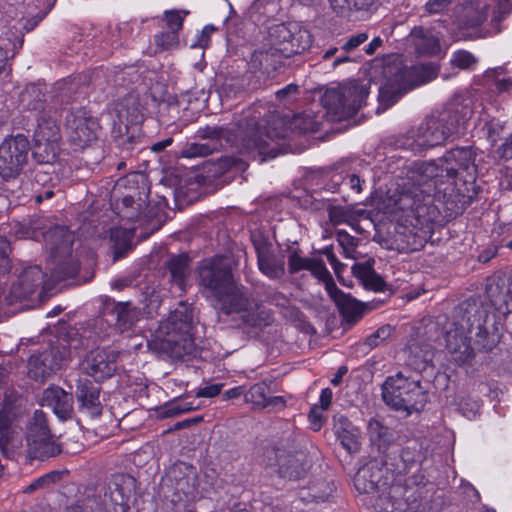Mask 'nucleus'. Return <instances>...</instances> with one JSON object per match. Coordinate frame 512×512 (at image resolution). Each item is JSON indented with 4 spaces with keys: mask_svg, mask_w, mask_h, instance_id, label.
Listing matches in <instances>:
<instances>
[{
    "mask_svg": "<svg viewBox=\"0 0 512 512\" xmlns=\"http://www.w3.org/2000/svg\"><path fill=\"white\" fill-rule=\"evenodd\" d=\"M445 340L450 361L464 366L471 365L475 350L491 351L499 342V334L494 324H489L486 310L475 301H467L455 309Z\"/></svg>",
    "mask_w": 512,
    "mask_h": 512,
    "instance_id": "obj_1",
    "label": "nucleus"
},
{
    "mask_svg": "<svg viewBox=\"0 0 512 512\" xmlns=\"http://www.w3.org/2000/svg\"><path fill=\"white\" fill-rule=\"evenodd\" d=\"M454 169L443 168L439 160L414 162L408 169L398 205L401 210H410L423 223L435 220L434 197L446 189L441 185L453 184Z\"/></svg>",
    "mask_w": 512,
    "mask_h": 512,
    "instance_id": "obj_2",
    "label": "nucleus"
},
{
    "mask_svg": "<svg viewBox=\"0 0 512 512\" xmlns=\"http://www.w3.org/2000/svg\"><path fill=\"white\" fill-rule=\"evenodd\" d=\"M261 128L259 117L253 115L225 126L207 125L200 127L196 136L202 140H207L206 144L215 148V152L229 146L237 149L241 154H248L253 159L260 157V161H264L266 157L273 158L276 156L275 149L270 148V142L274 138L280 137V134L269 131L263 133Z\"/></svg>",
    "mask_w": 512,
    "mask_h": 512,
    "instance_id": "obj_3",
    "label": "nucleus"
},
{
    "mask_svg": "<svg viewBox=\"0 0 512 512\" xmlns=\"http://www.w3.org/2000/svg\"><path fill=\"white\" fill-rule=\"evenodd\" d=\"M468 106L453 102L442 110L429 115L416 129L411 130L405 140V147L414 152L442 145L446 140L461 133L471 116Z\"/></svg>",
    "mask_w": 512,
    "mask_h": 512,
    "instance_id": "obj_4",
    "label": "nucleus"
},
{
    "mask_svg": "<svg viewBox=\"0 0 512 512\" xmlns=\"http://www.w3.org/2000/svg\"><path fill=\"white\" fill-rule=\"evenodd\" d=\"M192 325V312L183 305L160 323L154 338L148 343L149 348L163 358L182 359L192 355L195 351Z\"/></svg>",
    "mask_w": 512,
    "mask_h": 512,
    "instance_id": "obj_5",
    "label": "nucleus"
},
{
    "mask_svg": "<svg viewBox=\"0 0 512 512\" xmlns=\"http://www.w3.org/2000/svg\"><path fill=\"white\" fill-rule=\"evenodd\" d=\"M382 397L389 407L408 415L422 411L429 400L428 390L421 380L403 371L386 378L382 385Z\"/></svg>",
    "mask_w": 512,
    "mask_h": 512,
    "instance_id": "obj_6",
    "label": "nucleus"
},
{
    "mask_svg": "<svg viewBox=\"0 0 512 512\" xmlns=\"http://www.w3.org/2000/svg\"><path fill=\"white\" fill-rule=\"evenodd\" d=\"M368 96L367 87L358 80H349L326 90L323 106L333 121L353 117Z\"/></svg>",
    "mask_w": 512,
    "mask_h": 512,
    "instance_id": "obj_7",
    "label": "nucleus"
},
{
    "mask_svg": "<svg viewBox=\"0 0 512 512\" xmlns=\"http://www.w3.org/2000/svg\"><path fill=\"white\" fill-rule=\"evenodd\" d=\"M54 264L53 275L58 279L74 277L79 271L78 260L72 254L75 235L66 227L56 226L44 234Z\"/></svg>",
    "mask_w": 512,
    "mask_h": 512,
    "instance_id": "obj_8",
    "label": "nucleus"
},
{
    "mask_svg": "<svg viewBox=\"0 0 512 512\" xmlns=\"http://www.w3.org/2000/svg\"><path fill=\"white\" fill-rule=\"evenodd\" d=\"M27 455L31 459L45 460L61 453L42 410H35L26 424Z\"/></svg>",
    "mask_w": 512,
    "mask_h": 512,
    "instance_id": "obj_9",
    "label": "nucleus"
},
{
    "mask_svg": "<svg viewBox=\"0 0 512 512\" xmlns=\"http://www.w3.org/2000/svg\"><path fill=\"white\" fill-rule=\"evenodd\" d=\"M197 271L200 286L210 291L214 297L231 289L234 282L230 261L221 255L202 260Z\"/></svg>",
    "mask_w": 512,
    "mask_h": 512,
    "instance_id": "obj_10",
    "label": "nucleus"
},
{
    "mask_svg": "<svg viewBox=\"0 0 512 512\" xmlns=\"http://www.w3.org/2000/svg\"><path fill=\"white\" fill-rule=\"evenodd\" d=\"M30 142L23 134L7 136L0 144V175L15 178L27 164Z\"/></svg>",
    "mask_w": 512,
    "mask_h": 512,
    "instance_id": "obj_11",
    "label": "nucleus"
},
{
    "mask_svg": "<svg viewBox=\"0 0 512 512\" xmlns=\"http://www.w3.org/2000/svg\"><path fill=\"white\" fill-rule=\"evenodd\" d=\"M148 194L146 188L134 191L125 195L121 200V206L117 207L122 218L148 226L149 232L145 236L159 230L162 225L160 220L155 219L156 208L147 202Z\"/></svg>",
    "mask_w": 512,
    "mask_h": 512,
    "instance_id": "obj_12",
    "label": "nucleus"
},
{
    "mask_svg": "<svg viewBox=\"0 0 512 512\" xmlns=\"http://www.w3.org/2000/svg\"><path fill=\"white\" fill-rule=\"evenodd\" d=\"M22 447V427L17 410L11 402L4 401L0 407V451L4 456L13 458Z\"/></svg>",
    "mask_w": 512,
    "mask_h": 512,
    "instance_id": "obj_13",
    "label": "nucleus"
},
{
    "mask_svg": "<svg viewBox=\"0 0 512 512\" xmlns=\"http://www.w3.org/2000/svg\"><path fill=\"white\" fill-rule=\"evenodd\" d=\"M269 35L286 58L305 52L312 44L310 32L296 23L276 25L271 28Z\"/></svg>",
    "mask_w": 512,
    "mask_h": 512,
    "instance_id": "obj_14",
    "label": "nucleus"
},
{
    "mask_svg": "<svg viewBox=\"0 0 512 512\" xmlns=\"http://www.w3.org/2000/svg\"><path fill=\"white\" fill-rule=\"evenodd\" d=\"M68 139L75 148L83 149L96 139L98 124L84 108L71 109L65 118Z\"/></svg>",
    "mask_w": 512,
    "mask_h": 512,
    "instance_id": "obj_15",
    "label": "nucleus"
},
{
    "mask_svg": "<svg viewBox=\"0 0 512 512\" xmlns=\"http://www.w3.org/2000/svg\"><path fill=\"white\" fill-rule=\"evenodd\" d=\"M65 359V350L51 346L41 353L30 356L28 360V375L35 381L43 382L61 369Z\"/></svg>",
    "mask_w": 512,
    "mask_h": 512,
    "instance_id": "obj_16",
    "label": "nucleus"
},
{
    "mask_svg": "<svg viewBox=\"0 0 512 512\" xmlns=\"http://www.w3.org/2000/svg\"><path fill=\"white\" fill-rule=\"evenodd\" d=\"M119 353L111 349L90 351L81 362V369L95 381H103L114 375Z\"/></svg>",
    "mask_w": 512,
    "mask_h": 512,
    "instance_id": "obj_17",
    "label": "nucleus"
},
{
    "mask_svg": "<svg viewBox=\"0 0 512 512\" xmlns=\"http://www.w3.org/2000/svg\"><path fill=\"white\" fill-rule=\"evenodd\" d=\"M167 479L177 496L176 501H188L196 497L198 474L192 465L183 462L175 464L169 469Z\"/></svg>",
    "mask_w": 512,
    "mask_h": 512,
    "instance_id": "obj_18",
    "label": "nucleus"
},
{
    "mask_svg": "<svg viewBox=\"0 0 512 512\" xmlns=\"http://www.w3.org/2000/svg\"><path fill=\"white\" fill-rule=\"evenodd\" d=\"M284 59L286 56L279 49V45H276L275 41L270 38L268 47L264 45L252 53L248 66L253 73L259 72L270 76L283 65Z\"/></svg>",
    "mask_w": 512,
    "mask_h": 512,
    "instance_id": "obj_19",
    "label": "nucleus"
},
{
    "mask_svg": "<svg viewBox=\"0 0 512 512\" xmlns=\"http://www.w3.org/2000/svg\"><path fill=\"white\" fill-rule=\"evenodd\" d=\"M476 151L473 147H456L447 151L443 157L439 158V162L443 168L450 166L454 169L453 181L458 176L460 171H463L467 176L473 179L477 172L475 165Z\"/></svg>",
    "mask_w": 512,
    "mask_h": 512,
    "instance_id": "obj_20",
    "label": "nucleus"
},
{
    "mask_svg": "<svg viewBox=\"0 0 512 512\" xmlns=\"http://www.w3.org/2000/svg\"><path fill=\"white\" fill-rule=\"evenodd\" d=\"M276 457L278 474L282 478L289 480L302 479L311 467L310 460L304 451L285 453L278 450Z\"/></svg>",
    "mask_w": 512,
    "mask_h": 512,
    "instance_id": "obj_21",
    "label": "nucleus"
},
{
    "mask_svg": "<svg viewBox=\"0 0 512 512\" xmlns=\"http://www.w3.org/2000/svg\"><path fill=\"white\" fill-rule=\"evenodd\" d=\"M388 465L387 459H372L360 467L354 477V486L359 493L373 494L383 476V466Z\"/></svg>",
    "mask_w": 512,
    "mask_h": 512,
    "instance_id": "obj_22",
    "label": "nucleus"
},
{
    "mask_svg": "<svg viewBox=\"0 0 512 512\" xmlns=\"http://www.w3.org/2000/svg\"><path fill=\"white\" fill-rule=\"evenodd\" d=\"M78 410L92 418L102 414L100 388L88 379H79L75 391Z\"/></svg>",
    "mask_w": 512,
    "mask_h": 512,
    "instance_id": "obj_23",
    "label": "nucleus"
},
{
    "mask_svg": "<svg viewBox=\"0 0 512 512\" xmlns=\"http://www.w3.org/2000/svg\"><path fill=\"white\" fill-rule=\"evenodd\" d=\"M44 279L45 274L39 266L25 268L11 287V300L20 301L29 298L40 288Z\"/></svg>",
    "mask_w": 512,
    "mask_h": 512,
    "instance_id": "obj_24",
    "label": "nucleus"
},
{
    "mask_svg": "<svg viewBox=\"0 0 512 512\" xmlns=\"http://www.w3.org/2000/svg\"><path fill=\"white\" fill-rule=\"evenodd\" d=\"M41 404L50 407L61 420L70 419L74 411L72 393L66 392L59 386L46 388L42 393Z\"/></svg>",
    "mask_w": 512,
    "mask_h": 512,
    "instance_id": "obj_25",
    "label": "nucleus"
},
{
    "mask_svg": "<svg viewBox=\"0 0 512 512\" xmlns=\"http://www.w3.org/2000/svg\"><path fill=\"white\" fill-rule=\"evenodd\" d=\"M37 127L34 131V141H60V126L58 124V111L56 107H49L46 111L36 115Z\"/></svg>",
    "mask_w": 512,
    "mask_h": 512,
    "instance_id": "obj_26",
    "label": "nucleus"
},
{
    "mask_svg": "<svg viewBox=\"0 0 512 512\" xmlns=\"http://www.w3.org/2000/svg\"><path fill=\"white\" fill-rule=\"evenodd\" d=\"M20 102L25 109L36 115L55 105L47 103L46 87L43 84H29L20 94Z\"/></svg>",
    "mask_w": 512,
    "mask_h": 512,
    "instance_id": "obj_27",
    "label": "nucleus"
},
{
    "mask_svg": "<svg viewBox=\"0 0 512 512\" xmlns=\"http://www.w3.org/2000/svg\"><path fill=\"white\" fill-rule=\"evenodd\" d=\"M487 295L491 304L501 313L512 311V281L499 277V283L487 287Z\"/></svg>",
    "mask_w": 512,
    "mask_h": 512,
    "instance_id": "obj_28",
    "label": "nucleus"
},
{
    "mask_svg": "<svg viewBox=\"0 0 512 512\" xmlns=\"http://www.w3.org/2000/svg\"><path fill=\"white\" fill-rule=\"evenodd\" d=\"M230 288L231 289H227L226 292L216 296L222 304L221 309L225 314L247 311L249 300L244 293V288L238 286L235 281L231 284Z\"/></svg>",
    "mask_w": 512,
    "mask_h": 512,
    "instance_id": "obj_29",
    "label": "nucleus"
},
{
    "mask_svg": "<svg viewBox=\"0 0 512 512\" xmlns=\"http://www.w3.org/2000/svg\"><path fill=\"white\" fill-rule=\"evenodd\" d=\"M335 302L341 315L348 321H357L364 313L363 305L349 294H345L338 287L335 292L328 294Z\"/></svg>",
    "mask_w": 512,
    "mask_h": 512,
    "instance_id": "obj_30",
    "label": "nucleus"
},
{
    "mask_svg": "<svg viewBox=\"0 0 512 512\" xmlns=\"http://www.w3.org/2000/svg\"><path fill=\"white\" fill-rule=\"evenodd\" d=\"M110 315L115 320V325L121 330L132 328L140 319L141 311L132 302L114 303Z\"/></svg>",
    "mask_w": 512,
    "mask_h": 512,
    "instance_id": "obj_31",
    "label": "nucleus"
},
{
    "mask_svg": "<svg viewBox=\"0 0 512 512\" xmlns=\"http://www.w3.org/2000/svg\"><path fill=\"white\" fill-rule=\"evenodd\" d=\"M367 434L371 445L376 447L378 451L384 455L386 454L389 446L395 440L393 431L375 418H371L369 420L367 425Z\"/></svg>",
    "mask_w": 512,
    "mask_h": 512,
    "instance_id": "obj_32",
    "label": "nucleus"
},
{
    "mask_svg": "<svg viewBox=\"0 0 512 512\" xmlns=\"http://www.w3.org/2000/svg\"><path fill=\"white\" fill-rule=\"evenodd\" d=\"M410 37L419 55L433 56L440 51L439 39L430 30L415 27L412 29Z\"/></svg>",
    "mask_w": 512,
    "mask_h": 512,
    "instance_id": "obj_33",
    "label": "nucleus"
},
{
    "mask_svg": "<svg viewBox=\"0 0 512 512\" xmlns=\"http://www.w3.org/2000/svg\"><path fill=\"white\" fill-rule=\"evenodd\" d=\"M113 111L118 118V122L124 124L125 128H127L129 123L138 122L141 117L140 103L132 94L118 102Z\"/></svg>",
    "mask_w": 512,
    "mask_h": 512,
    "instance_id": "obj_34",
    "label": "nucleus"
},
{
    "mask_svg": "<svg viewBox=\"0 0 512 512\" xmlns=\"http://www.w3.org/2000/svg\"><path fill=\"white\" fill-rule=\"evenodd\" d=\"M257 264L260 272L271 280H280L285 275L284 255H277L273 250L257 259Z\"/></svg>",
    "mask_w": 512,
    "mask_h": 512,
    "instance_id": "obj_35",
    "label": "nucleus"
},
{
    "mask_svg": "<svg viewBox=\"0 0 512 512\" xmlns=\"http://www.w3.org/2000/svg\"><path fill=\"white\" fill-rule=\"evenodd\" d=\"M171 281L181 290L185 289L186 280L190 273V258L187 254L172 256L166 263Z\"/></svg>",
    "mask_w": 512,
    "mask_h": 512,
    "instance_id": "obj_36",
    "label": "nucleus"
},
{
    "mask_svg": "<svg viewBox=\"0 0 512 512\" xmlns=\"http://www.w3.org/2000/svg\"><path fill=\"white\" fill-rule=\"evenodd\" d=\"M381 459H387V467L390 466V469L398 475L408 474L418 465L416 451L408 447L401 449L395 458L385 454Z\"/></svg>",
    "mask_w": 512,
    "mask_h": 512,
    "instance_id": "obj_37",
    "label": "nucleus"
},
{
    "mask_svg": "<svg viewBox=\"0 0 512 512\" xmlns=\"http://www.w3.org/2000/svg\"><path fill=\"white\" fill-rule=\"evenodd\" d=\"M489 5L477 4L468 6L464 9V14L459 20L461 29H470L480 27L487 19L489 14Z\"/></svg>",
    "mask_w": 512,
    "mask_h": 512,
    "instance_id": "obj_38",
    "label": "nucleus"
},
{
    "mask_svg": "<svg viewBox=\"0 0 512 512\" xmlns=\"http://www.w3.org/2000/svg\"><path fill=\"white\" fill-rule=\"evenodd\" d=\"M353 273L366 289L383 291L385 282L370 266L359 264L353 267Z\"/></svg>",
    "mask_w": 512,
    "mask_h": 512,
    "instance_id": "obj_39",
    "label": "nucleus"
},
{
    "mask_svg": "<svg viewBox=\"0 0 512 512\" xmlns=\"http://www.w3.org/2000/svg\"><path fill=\"white\" fill-rule=\"evenodd\" d=\"M403 76L411 81L408 89H412L435 79L437 70L432 64L417 65L406 69Z\"/></svg>",
    "mask_w": 512,
    "mask_h": 512,
    "instance_id": "obj_40",
    "label": "nucleus"
},
{
    "mask_svg": "<svg viewBox=\"0 0 512 512\" xmlns=\"http://www.w3.org/2000/svg\"><path fill=\"white\" fill-rule=\"evenodd\" d=\"M270 393V384L267 381L257 382L248 390L245 389V402L251 404L254 409H265Z\"/></svg>",
    "mask_w": 512,
    "mask_h": 512,
    "instance_id": "obj_41",
    "label": "nucleus"
},
{
    "mask_svg": "<svg viewBox=\"0 0 512 512\" xmlns=\"http://www.w3.org/2000/svg\"><path fill=\"white\" fill-rule=\"evenodd\" d=\"M377 0H329L333 11L340 16H348L354 11H367Z\"/></svg>",
    "mask_w": 512,
    "mask_h": 512,
    "instance_id": "obj_42",
    "label": "nucleus"
},
{
    "mask_svg": "<svg viewBox=\"0 0 512 512\" xmlns=\"http://www.w3.org/2000/svg\"><path fill=\"white\" fill-rule=\"evenodd\" d=\"M59 149V141H35L32 154L37 162L49 164L56 161Z\"/></svg>",
    "mask_w": 512,
    "mask_h": 512,
    "instance_id": "obj_43",
    "label": "nucleus"
},
{
    "mask_svg": "<svg viewBox=\"0 0 512 512\" xmlns=\"http://www.w3.org/2000/svg\"><path fill=\"white\" fill-rule=\"evenodd\" d=\"M266 301L271 305L281 308L283 310V315L286 318L291 320L300 319V310L297 307L291 305L288 297L282 292L276 290L269 292L266 296Z\"/></svg>",
    "mask_w": 512,
    "mask_h": 512,
    "instance_id": "obj_44",
    "label": "nucleus"
},
{
    "mask_svg": "<svg viewBox=\"0 0 512 512\" xmlns=\"http://www.w3.org/2000/svg\"><path fill=\"white\" fill-rule=\"evenodd\" d=\"M396 241L398 242V249L410 253L420 250L425 243V239L413 232V230L406 227L402 232L397 233Z\"/></svg>",
    "mask_w": 512,
    "mask_h": 512,
    "instance_id": "obj_45",
    "label": "nucleus"
},
{
    "mask_svg": "<svg viewBox=\"0 0 512 512\" xmlns=\"http://www.w3.org/2000/svg\"><path fill=\"white\" fill-rule=\"evenodd\" d=\"M189 14L190 12L188 10H166L164 11L162 17L159 19L158 26L160 28H171L172 30H176L180 33L183 29L184 19Z\"/></svg>",
    "mask_w": 512,
    "mask_h": 512,
    "instance_id": "obj_46",
    "label": "nucleus"
},
{
    "mask_svg": "<svg viewBox=\"0 0 512 512\" xmlns=\"http://www.w3.org/2000/svg\"><path fill=\"white\" fill-rule=\"evenodd\" d=\"M309 272L319 281L324 283L328 294L335 292L337 285L322 259L314 258L313 263L310 265Z\"/></svg>",
    "mask_w": 512,
    "mask_h": 512,
    "instance_id": "obj_47",
    "label": "nucleus"
},
{
    "mask_svg": "<svg viewBox=\"0 0 512 512\" xmlns=\"http://www.w3.org/2000/svg\"><path fill=\"white\" fill-rule=\"evenodd\" d=\"M405 89L402 91L401 89L395 88L393 85L386 84L379 89V107L377 108V112L385 111L394 105L401 96L407 91Z\"/></svg>",
    "mask_w": 512,
    "mask_h": 512,
    "instance_id": "obj_48",
    "label": "nucleus"
},
{
    "mask_svg": "<svg viewBox=\"0 0 512 512\" xmlns=\"http://www.w3.org/2000/svg\"><path fill=\"white\" fill-rule=\"evenodd\" d=\"M314 258L304 257L299 249L290 250L288 255V272L291 275L297 274L302 270L309 271Z\"/></svg>",
    "mask_w": 512,
    "mask_h": 512,
    "instance_id": "obj_49",
    "label": "nucleus"
},
{
    "mask_svg": "<svg viewBox=\"0 0 512 512\" xmlns=\"http://www.w3.org/2000/svg\"><path fill=\"white\" fill-rule=\"evenodd\" d=\"M154 43L161 51L174 50L180 45L179 35L174 32L159 31L153 37Z\"/></svg>",
    "mask_w": 512,
    "mask_h": 512,
    "instance_id": "obj_50",
    "label": "nucleus"
},
{
    "mask_svg": "<svg viewBox=\"0 0 512 512\" xmlns=\"http://www.w3.org/2000/svg\"><path fill=\"white\" fill-rule=\"evenodd\" d=\"M337 241L343 249V254L346 258H355L356 247L358 245V239L350 235L345 230H339L336 234Z\"/></svg>",
    "mask_w": 512,
    "mask_h": 512,
    "instance_id": "obj_51",
    "label": "nucleus"
},
{
    "mask_svg": "<svg viewBox=\"0 0 512 512\" xmlns=\"http://www.w3.org/2000/svg\"><path fill=\"white\" fill-rule=\"evenodd\" d=\"M215 152V148L208 146L206 143H187L181 151L184 158L205 157Z\"/></svg>",
    "mask_w": 512,
    "mask_h": 512,
    "instance_id": "obj_52",
    "label": "nucleus"
},
{
    "mask_svg": "<svg viewBox=\"0 0 512 512\" xmlns=\"http://www.w3.org/2000/svg\"><path fill=\"white\" fill-rule=\"evenodd\" d=\"M60 479V472L51 471L41 477L35 479L24 490V493H33L34 491L42 488H47L51 484L56 483Z\"/></svg>",
    "mask_w": 512,
    "mask_h": 512,
    "instance_id": "obj_53",
    "label": "nucleus"
},
{
    "mask_svg": "<svg viewBox=\"0 0 512 512\" xmlns=\"http://www.w3.org/2000/svg\"><path fill=\"white\" fill-rule=\"evenodd\" d=\"M120 481H124V476L115 477L109 484L110 499L116 505H123L129 497L128 491L122 487Z\"/></svg>",
    "mask_w": 512,
    "mask_h": 512,
    "instance_id": "obj_54",
    "label": "nucleus"
},
{
    "mask_svg": "<svg viewBox=\"0 0 512 512\" xmlns=\"http://www.w3.org/2000/svg\"><path fill=\"white\" fill-rule=\"evenodd\" d=\"M477 63V58L466 50H458L452 54L451 64L460 69H470Z\"/></svg>",
    "mask_w": 512,
    "mask_h": 512,
    "instance_id": "obj_55",
    "label": "nucleus"
},
{
    "mask_svg": "<svg viewBox=\"0 0 512 512\" xmlns=\"http://www.w3.org/2000/svg\"><path fill=\"white\" fill-rule=\"evenodd\" d=\"M394 332V327L387 324L378 328L374 333L366 338L365 343L371 348L377 347L382 342L391 337Z\"/></svg>",
    "mask_w": 512,
    "mask_h": 512,
    "instance_id": "obj_56",
    "label": "nucleus"
},
{
    "mask_svg": "<svg viewBox=\"0 0 512 512\" xmlns=\"http://www.w3.org/2000/svg\"><path fill=\"white\" fill-rule=\"evenodd\" d=\"M38 227L32 226L29 223L25 222H14L11 224V229L9 234L14 235L16 238L25 239V238H35L37 237Z\"/></svg>",
    "mask_w": 512,
    "mask_h": 512,
    "instance_id": "obj_57",
    "label": "nucleus"
},
{
    "mask_svg": "<svg viewBox=\"0 0 512 512\" xmlns=\"http://www.w3.org/2000/svg\"><path fill=\"white\" fill-rule=\"evenodd\" d=\"M251 241L256 251L257 259L273 250L271 242L261 232L252 233Z\"/></svg>",
    "mask_w": 512,
    "mask_h": 512,
    "instance_id": "obj_58",
    "label": "nucleus"
},
{
    "mask_svg": "<svg viewBox=\"0 0 512 512\" xmlns=\"http://www.w3.org/2000/svg\"><path fill=\"white\" fill-rule=\"evenodd\" d=\"M329 221L334 225H340L349 222L351 213L341 206H330L328 208Z\"/></svg>",
    "mask_w": 512,
    "mask_h": 512,
    "instance_id": "obj_59",
    "label": "nucleus"
},
{
    "mask_svg": "<svg viewBox=\"0 0 512 512\" xmlns=\"http://www.w3.org/2000/svg\"><path fill=\"white\" fill-rule=\"evenodd\" d=\"M294 127L302 133L316 132L319 124L309 115L297 116L294 119Z\"/></svg>",
    "mask_w": 512,
    "mask_h": 512,
    "instance_id": "obj_60",
    "label": "nucleus"
},
{
    "mask_svg": "<svg viewBox=\"0 0 512 512\" xmlns=\"http://www.w3.org/2000/svg\"><path fill=\"white\" fill-rule=\"evenodd\" d=\"M333 427L336 435L348 433L355 430L351 421L343 414H336L333 417Z\"/></svg>",
    "mask_w": 512,
    "mask_h": 512,
    "instance_id": "obj_61",
    "label": "nucleus"
},
{
    "mask_svg": "<svg viewBox=\"0 0 512 512\" xmlns=\"http://www.w3.org/2000/svg\"><path fill=\"white\" fill-rule=\"evenodd\" d=\"M368 40L367 33H358L356 35L351 36L346 42L341 46V51L344 52H354L360 45Z\"/></svg>",
    "mask_w": 512,
    "mask_h": 512,
    "instance_id": "obj_62",
    "label": "nucleus"
},
{
    "mask_svg": "<svg viewBox=\"0 0 512 512\" xmlns=\"http://www.w3.org/2000/svg\"><path fill=\"white\" fill-rule=\"evenodd\" d=\"M355 430L348 433L338 434L337 437L340 439L342 446L350 453L358 450V441L356 438Z\"/></svg>",
    "mask_w": 512,
    "mask_h": 512,
    "instance_id": "obj_63",
    "label": "nucleus"
},
{
    "mask_svg": "<svg viewBox=\"0 0 512 512\" xmlns=\"http://www.w3.org/2000/svg\"><path fill=\"white\" fill-rule=\"evenodd\" d=\"M71 512H106V509L96 500H88L84 506L74 507Z\"/></svg>",
    "mask_w": 512,
    "mask_h": 512,
    "instance_id": "obj_64",
    "label": "nucleus"
}]
</instances>
